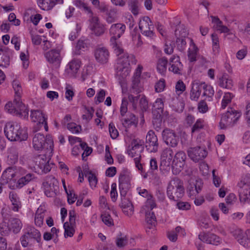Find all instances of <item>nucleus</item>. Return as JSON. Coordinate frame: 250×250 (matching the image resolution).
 Masks as SVG:
<instances>
[{"label":"nucleus","mask_w":250,"mask_h":250,"mask_svg":"<svg viewBox=\"0 0 250 250\" xmlns=\"http://www.w3.org/2000/svg\"><path fill=\"white\" fill-rule=\"evenodd\" d=\"M139 105L142 110H146L148 107V102L146 98L144 95H140V98L139 99Z\"/></svg>","instance_id":"obj_64"},{"label":"nucleus","mask_w":250,"mask_h":250,"mask_svg":"<svg viewBox=\"0 0 250 250\" xmlns=\"http://www.w3.org/2000/svg\"><path fill=\"white\" fill-rule=\"evenodd\" d=\"M23 234L20 238L22 246L27 247L30 241L32 240L39 242L41 239V233L39 230L34 227L28 226L23 229Z\"/></svg>","instance_id":"obj_7"},{"label":"nucleus","mask_w":250,"mask_h":250,"mask_svg":"<svg viewBox=\"0 0 250 250\" xmlns=\"http://www.w3.org/2000/svg\"><path fill=\"white\" fill-rule=\"evenodd\" d=\"M186 89V86L181 80H179L175 84V90L178 95L181 94Z\"/></svg>","instance_id":"obj_57"},{"label":"nucleus","mask_w":250,"mask_h":250,"mask_svg":"<svg viewBox=\"0 0 250 250\" xmlns=\"http://www.w3.org/2000/svg\"><path fill=\"white\" fill-rule=\"evenodd\" d=\"M63 0H38V4L43 10H51L56 4H62Z\"/></svg>","instance_id":"obj_31"},{"label":"nucleus","mask_w":250,"mask_h":250,"mask_svg":"<svg viewBox=\"0 0 250 250\" xmlns=\"http://www.w3.org/2000/svg\"><path fill=\"white\" fill-rule=\"evenodd\" d=\"M94 55L98 62L104 64L108 62L109 53L106 48L101 47L95 50Z\"/></svg>","instance_id":"obj_28"},{"label":"nucleus","mask_w":250,"mask_h":250,"mask_svg":"<svg viewBox=\"0 0 250 250\" xmlns=\"http://www.w3.org/2000/svg\"><path fill=\"white\" fill-rule=\"evenodd\" d=\"M106 95V92L104 89H100L99 92H97L95 97V102L96 104H99L103 102L104 99Z\"/></svg>","instance_id":"obj_58"},{"label":"nucleus","mask_w":250,"mask_h":250,"mask_svg":"<svg viewBox=\"0 0 250 250\" xmlns=\"http://www.w3.org/2000/svg\"><path fill=\"white\" fill-rule=\"evenodd\" d=\"M142 87L140 83V79L133 78L130 93L138 94L142 91Z\"/></svg>","instance_id":"obj_46"},{"label":"nucleus","mask_w":250,"mask_h":250,"mask_svg":"<svg viewBox=\"0 0 250 250\" xmlns=\"http://www.w3.org/2000/svg\"><path fill=\"white\" fill-rule=\"evenodd\" d=\"M18 178L13 186H10L12 189H20L34 181L36 177L32 173L28 172L27 170L21 167H9L2 173L1 176L3 184L8 183L14 177Z\"/></svg>","instance_id":"obj_2"},{"label":"nucleus","mask_w":250,"mask_h":250,"mask_svg":"<svg viewBox=\"0 0 250 250\" xmlns=\"http://www.w3.org/2000/svg\"><path fill=\"white\" fill-rule=\"evenodd\" d=\"M200 89L203 90L202 96L208 98V101H211L214 94L213 87L205 83H200Z\"/></svg>","instance_id":"obj_37"},{"label":"nucleus","mask_w":250,"mask_h":250,"mask_svg":"<svg viewBox=\"0 0 250 250\" xmlns=\"http://www.w3.org/2000/svg\"><path fill=\"white\" fill-rule=\"evenodd\" d=\"M81 62L78 59H74L67 64L65 74L69 77H75L81 66Z\"/></svg>","instance_id":"obj_24"},{"label":"nucleus","mask_w":250,"mask_h":250,"mask_svg":"<svg viewBox=\"0 0 250 250\" xmlns=\"http://www.w3.org/2000/svg\"><path fill=\"white\" fill-rule=\"evenodd\" d=\"M117 18V11L115 8L110 9L107 12L106 21L108 23L114 22Z\"/></svg>","instance_id":"obj_48"},{"label":"nucleus","mask_w":250,"mask_h":250,"mask_svg":"<svg viewBox=\"0 0 250 250\" xmlns=\"http://www.w3.org/2000/svg\"><path fill=\"white\" fill-rule=\"evenodd\" d=\"M198 49L192 39H190L189 47L188 50V59L190 62H193L196 61L197 52Z\"/></svg>","instance_id":"obj_40"},{"label":"nucleus","mask_w":250,"mask_h":250,"mask_svg":"<svg viewBox=\"0 0 250 250\" xmlns=\"http://www.w3.org/2000/svg\"><path fill=\"white\" fill-rule=\"evenodd\" d=\"M201 93L200 82L194 81L191 83V88L190 92V98L192 101H197Z\"/></svg>","instance_id":"obj_35"},{"label":"nucleus","mask_w":250,"mask_h":250,"mask_svg":"<svg viewBox=\"0 0 250 250\" xmlns=\"http://www.w3.org/2000/svg\"><path fill=\"white\" fill-rule=\"evenodd\" d=\"M212 42V49L215 54H217L219 51V37L217 34L213 33L211 35Z\"/></svg>","instance_id":"obj_51"},{"label":"nucleus","mask_w":250,"mask_h":250,"mask_svg":"<svg viewBox=\"0 0 250 250\" xmlns=\"http://www.w3.org/2000/svg\"><path fill=\"white\" fill-rule=\"evenodd\" d=\"M45 37H42L37 34L31 35L32 42L34 45H39L42 42L46 43L47 42V41L45 40Z\"/></svg>","instance_id":"obj_55"},{"label":"nucleus","mask_w":250,"mask_h":250,"mask_svg":"<svg viewBox=\"0 0 250 250\" xmlns=\"http://www.w3.org/2000/svg\"><path fill=\"white\" fill-rule=\"evenodd\" d=\"M132 178V175L130 171L127 169L122 170L119 179L120 192L122 196L126 194L129 183Z\"/></svg>","instance_id":"obj_13"},{"label":"nucleus","mask_w":250,"mask_h":250,"mask_svg":"<svg viewBox=\"0 0 250 250\" xmlns=\"http://www.w3.org/2000/svg\"><path fill=\"white\" fill-rule=\"evenodd\" d=\"M14 102L16 105L17 108H18L17 111L18 114H17V116L23 119L28 118L29 109L27 107L22 103L21 99H14Z\"/></svg>","instance_id":"obj_32"},{"label":"nucleus","mask_w":250,"mask_h":250,"mask_svg":"<svg viewBox=\"0 0 250 250\" xmlns=\"http://www.w3.org/2000/svg\"><path fill=\"white\" fill-rule=\"evenodd\" d=\"M46 210L44 207L40 206L36 210L34 216V223L38 227H42L43 224Z\"/></svg>","instance_id":"obj_33"},{"label":"nucleus","mask_w":250,"mask_h":250,"mask_svg":"<svg viewBox=\"0 0 250 250\" xmlns=\"http://www.w3.org/2000/svg\"><path fill=\"white\" fill-rule=\"evenodd\" d=\"M67 128L73 133H79L82 130L81 126L77 125L75 123H68L67 124Z\"/></svg>","instance_id":"obj_54"},{"label":"nucleus","mask_w":250,"mask_h":250,"mask_svg":"<svg viewBox=\"0 0 250 250\" xmlns=\"http://www.w3.org/2000/svg\"><path fill=\"white\" fill-rule=\"evenodd\" d=\"M203 183L201 180L190 182L188 188V193L191 199H194L201 192Z\"/></svg>","instance_id":"obj_22"},{"label":"nucleus","mask_w":250,"mask_h":250,"mask_svg":"<svg viewBox=\"0 0 250 250\" xmlns=\"http://www.w3.org/2000/svg\"><path fill=\"white\" fill-rule=\"evenodd\" d=\"M115 38H110V44L114 51L118 56L115 66L116 74L123 79L128 76L130 72V62L135 64L136 60L133 55L124 53L120 42L117 41Z\"/></svg>","instance_id":"obj_1"},{"label":"nucleus","mask_w":250,"mask_h":250,"mask_svg":"<svg viewBox=\"0 0 250 250\" xmlns=\"http://www.w3.org/2000/svg\"><path fill=\"white\" fill-rule=\"evenodd\" d=\"M241 116V113L232 108L229 109L224 113L221 119L220 126L221 129L225 128L227 126L234 124Z\"/></svg>","instance_id":"obj_9"},{"label":"nucleus","mask_w":250,"mask_h":250,"mask_svg":"<svg viewBox=\"0 0 250 250\" xmlns=\"http://www.w3.org/2000/svg\"><path fill=\"white\" fill-rule=\"evenodd\" d=\"M166 87L165 80L162 78L158 81L155 85V90L156 92H161L163 91Z\"/></svg>","instance_id":"obj_59"},{"label":"nucleus","mask_w":250,"mask_h":250,"mask_svg":"<svg viewBox=\"0 0 250 250\" xmlns=\"http://www.w3.org/2000/svg\"><path fill=\"white\" fill-rule=\"evenodd\" d=\"M205 125L206 123L204 120L202 119H198L193 125L191 129V132L194 133L199 131L200 130L204 128Z\"/></svg>","instance_id":"obj_53"},{"label":"nucleus","mask_w":250,"mask_h":250,"mask_svg":"<svg viewBox=\"0 0 250 250\" xmlns=\"http://www.w3.org/2000/svg\"><path fill=\"white\" fill-rule=\"evenodd\" d=\"M45 57L49 63L56 66H59L62 60L60 49H51L45 54Z\"/></svg>","instance_id":"obj_20"},{"label":"nucleus","mask_w":250,"mask_h":250,"mask_svg":"<svg viewBox=\"0 0 250 250\" xmlns=\"http://www.w3.org/2000/svg\"><path fill=\"white\" fill-rule=\"evenodd\" d=\"M51 157H48L45 152L44 155H40L36 158V167L39 172L47 173L51 169L49 164V160Z\"/></svg>","instance_id":"obj_18"},{"label":"nucleus","mask_w":250,"mask_h":250,"mask_svg":"<svg viewBox=\"0 0 250 250\" xmlns=\"http://www.w3.org/2000/svg\"><path fill=\"white\" fill-rule=\"evenodd\" d=\"M32 146L36 150H44L48 157H51L53 155L54 142L52 137L50 135L45 137L41 133L35 134L32 139Z\"/></svg>","instance_id":"obj_5"},{"label":"nucleus","mask_w":250,"mask_h":250,"mask_svg":"<svg viewBox=\"0 0 250 250\" xmlns=\"http://www.w3.org/2000/svg\"><path fill=\"white\" fill-rule=\"evenodd\" d=\"M162 139L165 144L171 147H175L177 146L179 137L173 130L169 128H166L162 133Z\"/></svg>","instance_id":"obj_14"},{"label":"nucleus","mask_w":250,"mask_h":250,"mask_svg":"<svg viewBox=\"0 0 250 250\" xmlns=\"http://www.w3.org/2000/svg\"><path fill=\"white\" fill-rule=\"evenodd\" d=\"M126 26L122 23L112 24L109 29V34L111 38L119 39L125 33Z\"/></svg>","instance_id":"obj_25"},{"label":"nucleus","mask_w":250,"mask_h":250,"mask_svg":"<svg viewBox=\"0 0 250 250\" xmlns=\"http://www.w3.org/2000/svg\"><path fill=\"white\" fill-rule=\"evenodd\" d=\"M198 238L203 243L215 246H218L221 243L220 237L210 232H201L198 235Z\"/></svg>","instance_id":"obj_16"},{"label":"nucleus","mask_w":250,"mask_h":250,"mask_svg":"<svg viewBox=\"0 0 250 250\" xmlns=\"http://www.w3.org/2000/svg\"><path fill=\"white\" fill-rule=\"evenodd\" d=\"M12 84L15 91L14 99H21L22 94V88L21 82L19 79H15L13 81Z\"/></svg>","instance_id":"obj_42"},{"label":"nucleus","mask_w":250,"mask_h":250,"mask_svg":"<svg viewBox=\"0 0 250 250\" xmlns=\"http://www.w3.org/2000/svg\"><path fill=\"white\" fill-rule=\"evenodd\" d=\"M164 101L161 98H157L153 104L152 107V113L156 116L159 123H161V117L164 110Z\"/></svg>","instance_id":"obj_29"},{"label":"nucleus","mask_w":250,"mask_h":250,"mask_svg":"<svg viewBox=\"0 0 250 250\" xmlns=\"http://www.w3.org/2000/svg\"><path fill=\"white\" fill-rule=\"evenodd\" d=\"M109 132L111 137L113 139L117 138L119 135L118 131L112 123L109 124Z\"/></svg>","instance_id":"obj_61"},{"label":"nucleus","mask_w":250,"mask_h":250,"mask_svg":"<svg viewBox=\"0 0 250 250\" xmlns=\"http://www.w3.org/2000/svg\"><path fill=\"white\" fill-rule=\"evenodd\" d=\"M240 201L242 203L250 202V185L245 184L240 192Z\"/></svg>","instance_id":"obj_39"},{"label":"nucleus","mask_w":250,"mask_h":250,"mask_svg":"<svg viewBox=\"0 0 250 250\" xmlns=\"http://www.w3.org/2000/svg\"><path fill=\"white\" fill-rule=\"evenodd\" d=\"M183 182L180 179L175 178L169 183L167 188V195L170 200L178 201L184 195Z\"/></svg>","instance_id":"obj_6"},{"label":"nucleus","mask_w":250,"mask_h":250,"mask_svg":"<svg viewBox=\"0 0 250 250\" xmlns=\"http://www.w3.org/2000/svg\"><path fill=\"white\" fill-rule=\"evenodd\" d=\"M169 65L168 70L169 71L177 74L181 73L183 65L178 56L173 55L169 59Z\"/></svg>","instance_id":"obj_26"},{"label":"nucleus","mask_w":250,"mask_h":250,"mask_svg":"<svg viewBox=\"0 0 250 250\" xmlns=\"http://www.w3.org/2000/svg\"><path fill=\"white\" fill-rule=\"evenodd\" d=\"M146 147L147 150L150 153H155L158 150V138L152 130H149L146 135Z\"/></svg>","instance_id":"obj_15"},{"label":"nucleus","mask_w":250,"mask_h":250,"mask_svg":"<svg viewBox=\"0 0 250 250\" xmlns=\"http://www.w3.org/2000/svg\"><path fill=\"white\" fill-rule=\"evenodd\" d=\"M180 27V26L175 30V34L177 37L176 41L177 47L179 50L183 51L185 49L187 43L185 39L183 38H185L187 35V33L186 30H184L181 33V32L179 31Z\"/></svg>","instance_id":"obj_34"},{"label":"nucleus","mask_w":250,"mask_h":250,"mask_svg":"<svg viewBox=\"0 0 250 250\" xmlns=\"http://www.w3.org/2000/svg\"><path fill=\"white\" fill-rule=\"evenodd\" d=\"M8 197L11 203V209L15 212H18L22 207L18 194L14 191H10Z\"/></svg>","instance_id":"obj_30"},{"label":"nucleus","mask_w":250,"mask_h":250,"mask_svg":"<svg viewBox=\"0 0 250 250\" xmlns=\"http://www.w3.org/2000/svg\"><path fill=\"white\" fill-rule=\"evenodd\" d=\"M144 142L143 141L135 139L132 141L127 150L128 155L133 158L136 168L139 171L141 175L144 178L147 177V174L144 168V164L141 163V154L144 150Z\"/></svg>","instance_id":"obj_3"},{"label":"nucleus","mask_w":250,"mask_h":250,"mask_svg":"<svg viewBox=\"0 0 250 250\" xmlns=\"http://www.w3.org/2000/svg\"><path fill=\"white\" fill-rule=\"evenodd\" d=\"M89 27L93 33L98 36L102 35L104 32V25L100 22L99 18L96 16L92 17L91 19Z\"/></svg>","instance_id":"obj_23"},{"label":"nucleus","mask_w":250,"mask_h":250,"mask_svg":"<svg viewBox=\"0 0 250 250\" xmlns=\"http://www.w3.org/2000/svg\"><path fill=\"white\" fill-rule=\"evenodd\" d=\"M173 151L170 148L167 147L164 149L161 154L160 169L166 171H169L172 165L173 159Z\"/></svg>","instance_id":"obj_10"},{"label":"nucleus","mask_w":250,"mask_h":250,"mask_svg":"<svg viewBox=\"0 0 250 250\" xmlns=\"http://www.w3.org/2000/svg\"><path fill=\"white\" fill-rule=\"evenodd\" d=\"M65 98L69 101L72 100V98L74 95V92L72 86L69 84H67L65 87Z\"/></svg>","instance_id":"obj_63"},{"label":"nucleus","mask_w":250,"mask_h":250,"mask_svg":"<svg viewBox=\"0 0 250 250\" xmlns=\"http://www.w3.org/2000/svg\"><path fill=\"white\" fill-rule=\"evenodd\" d=\"M139 27L141 33L147 37L152 38L154 36L153 32L154 26L150 19L147 16L140 18L139 22Z\"/></svg>","instance_id":"obj_12"},{"label":"nucleus","mask_w":250,"mask_h":250,"mask_svg":"<svg viewBox=\"0 0 250 250\" xmlns=\"http://www.w3.org/2000/svg\"><path fill=\"white\" fill-rule=\"evenodd\" d=\"M219 85L224 88L231 89L233 87V81L227 75H223L218 81Z\"/></svg>","instance_id":"obj_41"},{"label":"nucleus","mask_w":250,"mask_h":250,"mask_svg":"<svg viewBox=\"0 0 250 250\" xmlns=\"http://www.w3.org/2000/svg\"><path fill=\"white\" fill-rule=\"evenodd\" d=\"M139 98H140V95L134 96L131 93L128 94L127 96H124L120 107V113L122 117H124L127 111L128 103L131 104L133 110H135L137 109L139 106Z\"/></svg>","instance_id":"obj_8"},{"label":"nucleus","mask_w":250,"mask_h":250,"mask_svg":"<svg viewBox=\"0 0 250 250\" xmlns=\"http://www.w3.org/2000/svg\"><path fill=\"white\" fill-rule=\"evenodd\" d=\"M233 97L234 95L232 93L230 92L225 93L222 101L221 107L225 109L231 103Z\"/></svg>","instance_id":"obj_49"},{"label":"nucleus","mask_w":250,"mask_h":250,"mask_svg":"<svg viewBox=\"0 0 250 250\" xmlns=\"http://www.w3.org/2000/svg\"><path fill=\"white\" fill-rule=\"evenodd\" d=\"M9 224L11 231L14 233H18L22 228L21 221L17 218H11L9 220Z\"/></svg>","instance_id":"obj_38"},{"label":"nucleus","mask_w":250,"mask_h":250,"mask_svg":"<svg viewBox=\"0 0 250 250\" xmlns=\"http://www.w3.org/2000/svg\"><path fill=\"white\" fill-rule=\"evenodd\" d=\"M30 118L34 122H36L39 125H43L46 131L48 130L47 123V116L41 110H32L31 111Z\"/></svg>","instance_id":"obj_19"},{"label":"nucleus","mask_w":250,"mask_h":250,"mask_svg":"<svg viewBox=\"0 0 250 250\" xmlns=\"http://www.w3.org/2000/svg\"><path fill=\"white\" fill-rule=\"evenodd\" d=\"M237 240L240 245L245 248H249L250 247V241L247 237L244 236V234L238 238Z\"/></svg>","instance_id":"obj_62"},{"label":"nucleus","mask_w":250,"mask_h":250,"mask_svg":"<svg viewBox=\"0 0 250 250\" xmlns=\"http://www.w3.org/2000/svg\"><path fill=\"white\" fill-rule=\"evenodd\" d=\"M189 157L194 162H197L204 159L208 155V152L204 147L196 146L190 147L188 150Z\"/></svg>","instance_id":"obj_17"},{"label":"nucleus","mask_w":250,"mask_h":250,"mask_svg":"<svg viewBox=\"0 0 250 250\" xmlns=\"http://www.w3.org/2000/svg\"><path fill=\"white\" fill-rule=\"evenodd\" d=\"M84 174L86 177H87L90 187L91 188H94L97 184L98 179L95 174L92 171L88 170H84Z\"/></svg>","instance_id":"obj_43"},{"label":"nucleus","mask_w":250,"mask_h":250,"mask_svg":"<svg viewBox=\"0 0 250 250\" xmlns=\"http://www.w3.org/2000/svg\"><path fill=\"white\" fill-rule=\"evenodd\" d=\"M167 60L165 57L159 59L157 62V69L159 73L164 75L167 70Z\"/></svg>","instance_id":"obj_44"},{"label":"nucleus","mask_w":250,"mask_h":250,"mask_svg":"<svg viewBox=\"0 0 250 250\" xmlns=\"http://www.w3.org/2000/svg\"><path fill=\"white\" fill-rule=\"evenodd\" d=\"M64 229V236L65 238L67 237H72L75 233V229L73 226L69 225V223L65 222L63 224Z\"/></svg>","instance_id":"obj_50"},{"label":"nucleus","mask_w":250,"mask_h":250,"mask_svg":"<svg viewBox=\"0 0 250 250\" xmlns=\"http://www.w3.org/2000/svg\"><path fill=\"white\" fill-rule=\"evenodd\" d=\"M128 6L129 10L134 16L139 14L140 4L138 0H129Z\"/></svg>","instance_id":"obj_45"},{"label":"nucleus","mask_w":250,"mask_h":250,"mask_svg":"<svg viewBox=\"0 0 250 250\" xmlns=\"http://www.w3.org/2000/svg\"><path fill=\"white\" fill-rule=\"evenodd\" d=\"M9 154L8 156V157L11 160V163H15L18 158V154L15 149L14 147H11L9 149Z\"/></svg>","instance_id":"obj_56"},{"label":"nucleus","mask_w":250,"mask_h":250,"mask_svg":"<svg viewBox=\"0 0 250 250\" xmlns=\"http://www.w3.org/2000/svg\"><path fill=\"white\" fill-rule=\"evenodd\" d=\"M10 64V58L6 55L0 53V66L7 67Z\"/></svg>","instance_id":"obj_60"},{"label":"nucleus","mask_w":250,"mask_h":250,"mask_svg":"<svg viewBox=\"0 0 250 250\" xmlns=\"http://www.w3.org/2000/svg\"><path fill=\"white\" fill-rule=\"evenodd\" d=\"M4 109L7 112L13 115L17 116V114H18V112L17 111L18 108H17L16 107V105L14 102V100L13 101V102H8L5 104Z\"/></svg>","instance_id":"obj_47"},{"label":"nucleus","mask_w":250,"mask_h":250,"mask_svg":"<svg viewBox=\"0 0 250 250\" xmlns=\"http://www.w3.org/2000/svg\"><path fill=\"white\" fill-rule=\"evenodd\" d=\"M212 23L213 24L214 29L220 33H229L230 30L225 25H224L223 22L220 20L217 17L211 16Z\"/></svg>","instance_id":"obj_36"},{"label":"nucleus","mask_w":250,"mask_h":250,"mask_svg":"<svg viewBox=\"0 0 250 250\" xmlns=\"http://www.w3.org/2000/svg\"><path fill=\"white\" fill-rule=\"evenodd\" d=\"M43 186L46 196L49 197H53L59 189L58 181L53 176H48L43 183Z\"/></svg>","instance_id":"obj_11"},{"label":"nucleus","mask_w":250,"mask_h":250,"mask_svg":"<svg viewBox=\"0 0 250 250\" xmlns=\"http://www.w3.org/2000/svg\"><path fill=\"white\" fill-rule=\"evenodd\" d=\"M187 156L183 151L177 152L173 157L172 161V167H175L177 172L181 171L186 164Z\"/></svg>","instance_id":"obj_21"},{"label":"nucleus","mask_w":250,"mask_h":250,"mask_svg":"<svg viewBox=\"0 0 250 250\" xmlns=\"http://www.w3.org/2000/svg\"><path fill=\"white\" fill-rule=\"evenodd\" d=\"M121 196V202L120 205L123 212L127 216H131L134 212V208L132 204L128 198L126 197V195Z\"/></svg>","instance_id":"obj_27"},{"label":"nucleus","mask_w":250,"mask_h":250,"mask_svg":"<svg viewBox=\"0 0 250 250\" xmlns=\"http://www.w3.org/2000/svg\"><path fill=\"white\" fill-rule=\"evenodd\" d=\"M9 224L5 221L0 223V234L2 236L8 235L11 231Z\"/></svg>","instance_id":"obj_52"},{"label":"nucleus","mask_w":250,"mask_h":250,"mask_svg":"<svg viewBox=\"0 0 250 250\" xmlns=\"http://www.w3.org/2000/svg\"><path fill=\"white\" fill-rule=\"evenodd\" d=\"M4 133L10 141L22 142L26 141L28 137L27 128L17 123H7L4 128Z\"/></svg>","instance_id":"obj_4"}]
</instances>
